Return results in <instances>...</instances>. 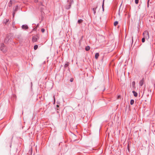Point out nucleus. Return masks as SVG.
Returning a JSON list of instances; mask_svg holds the SVG:
<instances>
[{
  "label": "nucleus",
  "instance_id": "16",
  "mask_svg": "<svg viewBox=\"0 0 155 155\" xmlns=\"http://www.w3.org/2000/svg\"><path fill=\"white\" fill-rule=\"evenodd\" d=\"M104 0L103 1V3L102 5V8H103V10H104Z\"/></svg>",
  "mask_w": 155,
  "mask_h": 155
},
{
  "label": "nucleus",
  "instance_id": "26",
  "mask_svg": "<svg viewBox=\"0 0 155 155\" xmlns=\"http://www.w3.org/2000/svg\"><path fill=\"white\" fill-rule=\"evenodd\" d=\"M55 100V98H54V100Z\"/></svg>",
  "mask_w": 155,
  "mask_h": 155
},
{
  "label": "nucleus",
  "instance_id": "10",
  "mask_svg": "<svg viewBox=\"0 0 155 155\" xmlns=\"http://www.w3.org/2000/svg\"><path fill=\"white\" fill-rule=\"evenodd\" d=\"M83 21V20L81 19H80L78 21V22L79 24H80Z\"/></svg>",
  "mask_w": 155,
  "mask_h": 155
},
{
  "label": "nucleus",
  "instance_id": "1",
  "mask_svg": "<svg viewBox=\"0 0 155 155\" xmlns=\"http://www.w3.org/2000/svg\"><path fill=\"white\" fill-rule=\"evenodd\" d=\"M0 49L3 52H5L6 51V48L5 47V45L3 43H1L0 45Z\"/></svg>",
  "mask_w": 155,
  "mask_h": 155
},
{
  "label": "nucleus",
  "instance_id": "27",
  "mask_svg": "<svg viewBox=\"0 0 155 155\" xmlns=\"http://www.w3.org/2000/svg\"><path fill=\"white\" fill-rule=\"evenodd\" d=\"M71 1L72 2H73V0H71Z\"/></svg>",
  "mask_w": 155,
  "mask_h": 155
},
{
  "label": "nucleus",
  "instance_id": "20",
  "mask_svg": "<svg viewBox=\"0 0 155 155\" xmlns=\"http://www.w3.org/2000/svg\"><path fill=\"white\" fill-rule=\"evenodd\" d=\"M45 31V29H44V28H42V29H41V32H42V33L44 32V31Z\"/></svg>",
  "mask_w": 155,
  "mask_h": 155
},
{
  "label": "nucleus",
  "instance_id": "15",
  "mask_svg": "<svg viewBox=\"0 0 155 155\" xmlns=\"http://www.w3.org/2000/svg\"><path fill=\"white\" fill-rule=\"evenodd\" d=\"M145 38L143 37L142 39V42L143 43L145 42Z\"/></svg>",
  "mask_w": 155,
  "mask_h": 155
},
{
  "label": "nucleus",
  "instance_id": "24",
  "mask_svg": "<svg viewBox=\"0 0 155 155\" xmlns=\"http://www.w3.org/2000/svg\"><path fill=\"white\" fill-rule=\"evenodd\" d=\"M120 97V95L118 96L117 97V98L119 99Z\"/></svg>",
  "mask_w": 155,
  "mask_h": 155
},
{
  "label": "nucleus",
  "instance_id": "21",
  "mask_svg": "<svg viewBox=\"0 0 155 155\" xmlns=\"http://www.w3.org/2000/svg\"><path fill=\"white\" fill-rule=\"evenodd\" d=\"M73 81V79L72 78H71V79H70V81L71 82H72Z\"/></svg>",
  "mask_w": 155,
  "mask_h": 155
},
{
  "label": "nucleus",
  "instance_id": "19",
  "mask_svg": "<svg viewBox=\"0 0 155 155\" xmlns=\"http://www.w3.org/2000/svg\"><path fill=\"white\" fill-rule=\"evenodd\" d=\"M135 3L136 4H137L138 3L139 0H135Z\"/></svg>",
  "mask_w": 155,
  "mask_h": 155
},
{
  "label": "nucleus",
  "instance_id": "18",
  "mask_svg": "<svg viewBox=\"0 0 155 155\" xmlns=\"http://www.w3.org/2000/svg\"><path fill=\"white\" fill-rule=\"evenodd\" d=\"M93 11H94V13L95 14V13H96V8H93Z\"/></svg>",
  "mask_w": 155,
  "mask_h": 155
},
{
  "label": "nucleus",
  "instance_id": "5",
  "mask_svg": "<svg viewBox=\"0 0 155 155\" xmlns=\"http://www.w3.org/2000/svg\"><path fill=\"white\" fill-rule=\"evenodd\" d=\"M22 28L25 29H26L28 28V27L27 25H24L22 26Z\"/></svg>",
  "mask_w": 155,
  "mask_h": 155
},
{
  "label": "nucleus",
  "instance_id": "6",
  "mask_svg": "<svg viewBox=\"0 0 155 155\" xmlns=\"http://www.w3.org/2000/svg\"><path fill=\"white\" fill-rule=\"evenodd\" d=\"M132 93H133L135 97H136L137 96V92H136L135 91H133Z\"/></svg>",
  "mask_w": 155,
  "mask_h": 155
},
{
  "label": "nucleus",
  "instance_id": "22",
  "mask_svg": "<svg viewBox=\"0 0 155 155\" xmlns=\"http://www.w3.org/2000/svg\"><path fill=\"white\" fill-rule=\"evenodd\" d=\"M17 8H18V7H17V6H16L15 7V10H16V9H17Z\"/></svg>",
  "mask_w": 155,
  "mask_h": 155
},
{
  "label": "nucleus",
  "instance_id": "28",
  "mask_svg": "<svg viewBox=\"0 0 155 155\" xmlns=\"http://www.w3.org/2000/svg\"><path fill=\"white\" fill-rule=\"evenodd\" d=\"M19 36L20 37H21V35H19Z\"/></svg>",
  "mask_w": 155,
  "mask_h": 155
},
{
  "label": "nucleus",
  "instance_id": "3",
  "mask_svg": "<svg viewBox=\"0 0 155 155\" xmlns=\"http://www.w3.org/2000/svg\"><path fill=\"white\" fill-rule=\"evenodd\" d=\"M144 82V78H143L139 82V84L141 86L143 85Z\"/></svg>",
  "mask_w": 155,
  "mask_h": 155
},
{
  "label": "nucleus",
  "instance_id": "4",
  "mask_svg": "<svg viewBox=\"0 0 155 155\" xmlns=\"http://www.w3.org/2000/svg\"><path fill=\"white\" fill-rule=\"evenodd\" d=\"M38 38L37 37H34L32 38V41L33 42H35L37 41Z\"/></svg>",
  "mask_w": 155,
  "mask_h": 155
},
{
  "label": "nucleus",
  "instance_id": "7",
  "mask_svg": "<svg viewBox=\"0 0 155 155\" xmlns=\"http://www.w3.org/2000/svg\"><path fill=\"white\" fill-rule=\"evenodd\" d=\"M99 56L98 53H96L95 55V58L96 59H97Z\"/></svg>",
  "mask_w": 155,
  "mask_h": 155
},
{
  "label": "nucleus",
  "instance_id": "29",
  "mask_svg": "<svg viewBox=\"0 0 155 155\" xmlns=\"http://www.w3.org/2000/svg\"><path fill=\"white\" fill-rule=\"evenodd\" d=\"M35 28H34V30H35Z\"/></svg>",
  "mask_w": 155,
  "mask_h": 155
},
{
  "label": "nucleus",
  "instance_id": "17",
  "mask_svg": "<svg viewBox=\"0 0 155 155\" xmlns=\"http://www.w3.org/2000/svg\"><path fill=\"white\" fill-rule=\"evenodd\" d=\"M132 84L133 86V87H134L135 85V82L134 81H133Z\"/></svg>",
  "mask_w": 155,
  "mask_h": 155
},
{
  "label": "nucleus",
  "instance_id": "9",
  "mask_svg": "<svg viewBox=\"0 0 155 155\" xmlns=\"http://www.w3.org/2000/svg\"><path fill=\"white\" fill-rule=\"evenodd\" d=\"M9 20L7 19H5L4 21V23L6 24L7 23L8 21Z\"/></svg>",
  "mask_w": 155,
  "mask_h": 155
},
{
  "label": "nucleus",
  "instance_id": "23",
  "mask_svg": "<svg viewBox=\"0 0 155 155\" xmlns=\"http://www.w3.org/2000/svg\"><path fill=\"white\" fill-rule=\"evenodd\" d=\"M68 64H65V67H67V66H68Z\"/></svg>",
  "mask_w": 155,
  "mask_h": 155
},
{
  "label": "nucleus",
  "instance_id": "2",
  "mask_svg": "<svg viewBox=\"0 0 155 155\" xmlns=\"http://www.w3.org/2000/svg\"><path fill=\"white\" fill-rule=\"evenodd\" d=\"M143 35L144 37L146 39L148 40L149 38V35L148 31H144Z\"/></svg>",
  "mask_w": 155,
  "mask_h": 155
},
{
  "label": "nucleus",
  "instance_id": "12",
  "mask_svg": "<svg viewBox=\"0 0 155 155\" xmlns=\"http://www.w3.org/2000/svg\"><path fill=\"white\" fill-rule=\"evenodd\" d=\"M134 102V101L133 100H131L130 102V104L131 105H133Z\"/></svg>",
  "mask_w": 155,
  "mask_h": 155
},
{
  "label": "nucleus",
  "instance_id": "25",
  "mask_svg": "<svg viewBox=\"0 0 155 155\" xmlns=\"http://www.w3.org/2000/svg\"><path fill=\"white\" fill-rule=\"evenodd\" d=\"M56 106H57V107H59V105H57Z\"/></svg>",
  "mask_w": 155,
  "mask_h": 155
},
{
  "label": "nucleus",
  "instance_id": "14",
  "mask_svg": "<svg viewBox=\"0 0 155 155\" xmlns=\"http://www.w3.org/2000/svg\"><path fill=\"white\" fill-rule=\"evenodd\" d=\"M118 24V22L117 21H115L114 23V25L115 26H116Z\"/></svg>",
  "mask_w": 155,
  "mask_h": 155
},
{
  "label": "nucleus",
  "instance_id": "11",
  "mask_svg": "<svg viewBox=\"0 0 155 155\" xmlns=\"http://www.w3.org/2000/svg\"><path fill=\"white\" fill-rule=\"evenodd\" d=\"M12 1L10 0V2L8 3V5L9 7H10L12 6Z\"/></svg>",
  "mask_w": 155,
  "mask_h": 155
},
{
  "label": "nucleus",
  "instance_id": "13",
  "mask_svg": "<svg viewBox=\"0 0 155 155\" xmlns=\"http://www.w3.org/2000/svg\"><path fill=\"white\" fill-rule=\"evenodd\" d=\"M38 48V46L37 45H36L34 46V48L35 50H36Z\"/></svg>",
  "mask_w": 155,
  "mask_h": 155
},
{
  "label": "nucleus",
  "instance_id": "8",
  "mask_svg": "<svg viewBox=\"0 0 155 155\" xmlns=\"http://www.w3.org/2000/svg\"><path fill=\"white\" fill-rule=\"evenodd\" d=\"M90 49V47L89 46H87L85 47V50L87 51H89Z\"/></svg>",
  "mask_w": 155,
  "mask_h": 155
}]
</instances>
